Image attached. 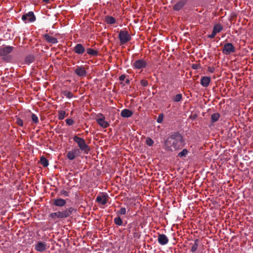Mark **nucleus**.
I'll list each match as a JSON object with an SVG mask.
<instances>
[{
    "label": "nucleus",
    "mask_w": 253,
    "mask_h": 253,
    "mask_svg": "<svg viewBox=\"0 0 253 253\" xmlns=\"http://www.w3.org/2000/svg\"><path fill=\"white\" fill-rule=\"evenodd\" d=\"M199 239H196L194 241V243L192 245L191 249V252L194 253L197 250L198 247L199 246Z\"/></svg>",
    "instance_id": "nucleus-27"
},
{
    "label": "nucleus",
    "mask_w": 253,
    "mask_h": 253,
    "mask_svg": "<svg viewBox=\"0 0 253 253\" xmlns=\"http://www.w3.org/2000/svg\"><path fill=\"white\" fill-rule=\"evenodd\" d=\"M16 123L17 124V125H18L19 126H23V122L22 119H21L19 118H17L16 119Z\"/></svg>",
    "instance_id": "nucleus-39"
},
{
    "label": "nucleus",
    "mask_w": 253,
    "mask_h": 253,
    "mask_svg": "<svg viewBox=\"0 0 253 253\" xmlns=\"http://www.w3.org/2000/svg\"><path fill=\"white\" fill-rule=\"evenodd\" d=\"M133 115V112L130 110L125 109L122 110L121 116L123 118H129Z\"/></svg>",
    "instance_id": "nucleus-19"
},
{
    "label": "nucleus",
    "mask_w": 253,
    "mask_h": 253,
    "mask_svg": "<svg viewBox=\"0 0 253 253\" xmlns=\"http://www.w3.org/2000/svg\"><path fill=\"white\" fill-rule=\"evenodd\" d=\"M126 83L127 84H130V80L129 79H126Z\"/></svg>",
    "instance_id": "nucleus-46"
},
{
    "label": "nucleus",
    "mask_w": 253,
    "mask_h": 253,
    "mask_svg": "<svg viewBox=\"0 0 253 253\" xmlns=\"http://www.w3.org/2000/svg\"><path fill=\"white\" fill-rule=\"evenodd\" d=\"M105 117L102 114H98L97 116L96 122L102 127L105 128L109 126V124L105 121Z\"/></svg>",
    "instance_id": "nucleus-7"
},
{
    "label": "nucleus",
    "mask_w": 253,
    "mask_h": 253,
    "mask_svg": "<svg viewBox=\"0 0 253 253\" xmlns=\"http://www.w3.org/2000/svg\"><path fill=\"white\" fill-rule=\"evenodd\" d=\"M211 82V78L209 77L204 76L201 79L200 84L203 87H208Z\"/></svg>",
    "instance_id": "nucleus-17"
},
{
    "label": "nucleus",
    "mask_w": 253,
    "mask_h": 253,
    "mask_svg": "<svg viewBox=\"0 0 253 253\" xmlns=\"http://www.w3.org/2000/svg\"><path fill=\"white\" fill-rule=\"evenodd\" d=\"M73 50L77 54H82L85 51V49L82 44L77 43L74 47Z\"/></svg>",
    "instance_id": "nucleus-15"
},
{
    "label": "nucleus",
    "mask_w": 253,
    "mask_h": 253,
    "mask_svg": "<svg viewBox=\"0 0 253 253\" xmlns=\"http://www.w3.org/2000/svg\"><path fill=\"white\" fill-rule=\"evenodd\" d=\"M146 66L147 63L144 59H138L133 63L132 67L134 69H142L145 68Z\"/></svg>",
    "instance_id": "nucleus-9"
},
{
    "label": "nucleus",
    "mask_w": 253,
    "mask_h": 253,
    "mask_svg": "<svg viewBox=\"0 0 253 253\" xmlns=\"http://www.w3.org/2000/svg\"><path fill=\"white\" fill-rule=\"evenodd\" d=\"M154 141L150 137H147L146 139V143L149 146H152L154 144Z\"/></svg>",
    "instance_id": "nucleus-33"
},
{
    "label": "nucleus",
    "mask_w": 253,
    "mask_h": 253,
    "mask_svg": "<svg viewBox=\"0 0 253 253\" xmlns=\"http://www.w3.org/2000/svg\"><path fill=\"white\" fill-rule=\"evenodd\" d=\"M40 162L41 165L44 168L47 167L49 165L48 160L44 156L41 157Z\"/></svg>",
    "instance_id": "nucleus-24"
},
{
    "label": "nucleus",
    "mask_w": 253,
    "mask_h": 253,
    "mask_svg": "<svg viewBox=\"0 0 253 253\" xmlns=\"http://www.w3.org/2000/svg\"><path fill=\"white\" fill-rule=\"evenodd\" d=\"M36 16L33 11H29L28 13L23 15L22 16V20L25 23L27 21L33 22L36 20Z\"/></svg>",
    "instance_id": "nucleus-8"
},
{
    "label": "nucleus",
    "mask_w": 253,
    "mask_h": 253,
    "mask_svg": "<svg viewBox=\"0 0 253 253\" xmlns=\"http://www.w3.org/2000/svg\"><path fill=\"white\" fill-rule=\"evenodd\" d=\"M208 71L211 73H213L214 71V68L213 67H209Z\"/></svg>",
    "instance_id": "nucleus-45"
},
{
    "label": "nucleus",
    "mask_w": 253,
    "mask_h": 253,
    "mask_svg": "<svg viewBox=\"0 0 253 253\" xmlns=\"http://www.w3.org/2000/svg\"><path fill=\"white\" fill-rule=\"evenodd\" d=\"M201 68V66L200 64H194L192 65V68L193 69H198Z\"/></svg>",
    "instance_id": "nucleus-43"
},
{
    "label": "nucleus",
    "mask_w": 253,
    "mask_h": 253,
    "mask_svg": "<svg viewBox=\"0 0 253 253\" xmlns=\"http://www.w3.org/2000/svg\"><path fill=\"white\" fill-rule=\"evenodd\" d=\"M188 153L189 151L186 149H183L178 154L177 157L181 158H185Z\"/></svg>",
    "instance_id": "nucleus-23"
},
{
    "label": "nucleus",
    "mask_w": 253,
    "mask_h": 253,
    "mask_svg": "<svg viewBox=\"0 0 253 253\" xmlns=\"http://www.w3.org/2000/svg\"><path fill=\"white\" fill-rule=\"evenodd\" d=\"M223 29V27L219 24H215L213 28V31L216 34L220 32Z\"/></svg>",
    "instance_id": "nucleus-25"
},
{
    "label": "nucleus",
    "mask_w": 253,
    "mask_h": 253,
    "mask_svg": "<svg viewBox=\"0 0 253 253\" xmlns=\"http://www.w3.org/2000/svg\"><path fill=\"white\" fill-rule=\"evenodd\" d=\"M184 139L179 132H172L165 141V149L168 151H173L181 149L184 145Z\"/></svg>",
    "instance_id": "nucleus-1"
},
{
    "label": "nucleus",
    "mask_w": 253,
    "mask_h": 253,
    "mask_svg": "<svg viewBox=\"0 0 253 253\" xmlns=\"http://www.w3.org/2000/svg\"><path fill=\"white\" fill-rule=\"evenodd\" d=\"M220 117V114L218 113H215L211 116V122L215 123L217 122Z\"/></svg>",
    "instance_id": "nucleus-26"
},
{
    "label": "nucleus",
    "mask_w": 253,
    "mask_h": 253,
    "mask_svg": "<svg viewBox=\"0 0 253 253\" xmlns=\"http://www.w3.org/2000/svg\"><path fill=\"white\" fill-rule=\"evenodd\" d=\"M31 119L34 123L37 124L39 123L38 117L37 116L36 114H32L31 116Z\"/></svg>",
    "instance_id": "nucleus-35"
},
{
    "label": "nucleus",
    "mask_w": 253,
    "mask_h": 253,
    "mask_svg": "<svg viewBox=\"0 0 253 253\" xmlns=\"http://www.w3.org/2000/svg\"><path fill=\"white\" fill-rule=\"evenodd\" d=\"M126 76L125 75L123 74V75H122L120 77H119V80L121 81H123L125 80V78H126Z\"/></svg>",
    "instance_id": "nucleus-44"
},
{
    "label": "nucleus",
    "mask_w": 253,
    "mask_h": 253,
    "mask_svg": "<svg viewBox=\"0 0 253 253\" xmlns=\"http://www.w3.org/2000/svg\"><path fill=\"white\" fill-rule=\"evenodd\" d=\"M74 154L75 155L76 157L80 156L81 154V151H82L80 149L75 148L72 150Z\"/></svg>",
    "instance_id": "nucleus-30"
},
{
    "label": "nucleus",
    "mask_w": 253,
    "mask_h": 253,
    "mask_svg": "<svg viewBox=\"0 0 253 253\" xmlns=\"http://www.w3.org/2000/svg\"><path fill=\"white\" fill-rule=\"evenodd\" d=\"M66 123L67 125L71 126L74 124V121L72 119H67L66 120Z\"/></svg>",
    "instance_id": "nucleus-40"
},
{
    "label": "nucleus",
    "mask_w": 253,
    "mask_h": 253,
    "mask_svg": "<svg viewBox=\"0 0 253 253\" xmlns=\"http://www.w3.org/2000/svg\"><path fill=\"white\" fill-rule=\"evenodd\" d=\"M169 241V239L166 235L159 233L158 241L160 245H165L168 243Z\"/></svg>",
    "instance_id": "nucleus-13"
},
{
    "label": "nucleus",
    "mask_w": 253,
    "mask_h": 253,
    "mask_svg": "<svg viewBox=\"0 0 253 253\" xmlns=\"http://www.w3.org/2000/svg\"><path fill=\"white\" fill-rule=\"evenodd\" d=\"M43 37L46 42L49 43L56 44L58 42V40L56 38L50 36L48 34L43 35Z\"/></svg>",
    "instance_id": "nucleus-14"
},
{
    "label": "nucleus",
    "mask_w": 253,
    "mask_h": 253,
    "mask_svg": "<svg viewBox=\"0 0 253 253\" xmlns=\"http://www.w3.org/2000/svg\"><path fill=\"white\" fill-rule=\"evenodd\" d=\"M114 223L119 226H121L123 224V221L120 216L116 217L114 219Z\"/></svg>",
    "instance_id": "nucleus-29"
},
{
    "label": "nucleus",
    "mask_w": 253,
    "mask_h": 253,
    "mask_svg": "<svg viewBox=\"0 0 253 253\" xmlns=\"http://www.w3.org/2000/svg\"><path fill=\"white\" fill-rule=\"evenodd\" d=\"M182 94H176L174 97V98L173 99V100L174 102H179L180 101H181V100L182 99Z\"/></svg>",
    "instance_id": "nucleus-32"
},
{
    "label": "nucleus",
    "mask_w": 253,
    "mask_h": 253,
    "mask_svg": "<svg viewBox=\"0 0 253 253\" xmlns=\"http://www.w3.org/2000/svg\"><path fill=\"white\" fill-rule=\"evenodd\" d=\"M118 38L120 41V44L124 45L129 42L131 37L126 29L121 30L118 35Z\"/></svg>",
    "instance_id": "nucleus-5"
},
{
    "label": "nucleus",
    "mask_w": 253,
    "mask_h": 253,
    "mask_svg": "<svg viewBox=\"0 0 253 253\" xmlns=\"http://www.w3.org/2000/svg\"><path fill=\"white\" fill-rule=\"evenodd\" d=\"M14 49V47L10 45L0 47V57H2L3 61L10 62L12 59V56L10 54Z\"/></svg>",
    "instance_id": "nucleus-3"
},
{
    "label": "nucleus",
    "mask_w": 253,
    "mask_h": 253,
    "mask_svg": "<svg viewBox=\"0 0 253 253\" xmlns=\"http://www.w3.org/2000/svg\"><path fill=\"white\" fill-rule=\"evenodd\" d=\"M52 201V204L57 207H62L64 206L66 204V200L61 198L53 199Z\"/></svg>",
    "instance_id": "nucleus-12"
},
{
    "label": "nucleus",
    "mask_w": 253,
    "mask_h": 253,
    "mask_svg": "<svg viewBox=\"0 0 253 253\" xmlns=\"http://www.w3.org/2000/svg\"><path fill=\"white\" fill-rule=\"evenodd\" d=\"M126 209L125 208H121V209L117 211L118 214L125 215L126 214Z\"/></svg>",
    "instance_id": "nucleus-37"
},
{
    "label": "nucleus",
    "mask_w": 253,
    "mask_h": 253,
    "mask_svg": "<svg viewBox=\"0 0 253 253\" xmlns=\"http://www.w3.org/2000/svg\"><path fill=\"white\" fill-rule=\"evenodd\" d=\"M140 83H141V84L143 86H147L148 85V82L146 80H141Z\"/></svg>",
    "instance_id": "nucleus-41"
},
{
    "label": "nucleus",
    "mask_w": 253,
    "mask_h": 253,
    "mask_svg": "<svg viewBox=\"0 0 253 253\" xmlns=\"http://www.w3.org/2000/svg\"><path fill=\"white\" fill-rule=\"evenodd\" d=\"M76 157H77L75 156L72 150L69 151L67 154V158L70 160H73L75 159Z\"/></svg>",
    "instance_id": "nucleus-28"
},
{
    "label": "nucleus",
    "mask_w": 253,
    "mask_h": 253,
    "mask_svg": "<svg viewBox=\"0 0 253 253\" xmlns=\"http://www.w3.org/2000/svg\"><path fill=\"white\" fill-rule=\"evenodd\" d=\"M35 61V56L33 55L30 54L27 56L25 58V62L26 64H29L33 63Z\"/></svg>",
    "instance_id": "nucleus-21"
},
{
    "label": "nucleus",
    "mask_w": 253,
    "mask_h": 253,
    "mask_svg": "<svg viewBox=\"0 0 253 253\" xmlns=\"http://www.w3.org/2000/svg\"><path fill=\"white\" fill-rule=\"evenodd\" d=\"M105 21L108 24H114L116 22L115 18L109 15L105 17Z\"/></svg>",
    "instance_id": "nucleus-20"
},
{
    "label": "nucleus",
    "mask_w": 253,
    "mask_h": 253,
    "mask_svg": "<svg viewBox=\"0 0 253 253\" xmlns=\"http://www.w3.org/2000/svg\"><path fill=\"white\" fill-rule=\"evenodd\" d=\"M222 53L225 55H229L236 51L235 47L231 43H225L222 48Z\"/></svg>",
    "instance_id": "nucleus-6"
},
{
    "label": "nucleus",
    "mask_w": 253,
    "mask_h": 253,
    "mask_svg": "<svg viewBox=\"0 0 253 253\" xmlns=\"http://www.w3.org/2000/svg\"><path fill=\"white\" fill-rule=\"evenodd\" d=\"M42 1L45 3H49V0H42Z\"/></svg>",
    "instance_id": "nucleus-47"
},
{
    "label": "nucleus",
    "mask_w": 253,
    "mask_h": 253,
    "mask_svg": "<svg viewBox=\"0 0 253 253\" xmlns=\"http://www.w3.org/2000/svg\"><path fill=\"white\" fill-rule=\"evenodd\" d=\"M108 197L107 194H104L102 196H98L96 199V201L98 203H101L102 205H105L107 203Z\"/></svg>",
    "instance_id": "nucleus-16"
},
{
    "label": "nucleus",
    "mask_w": 253,
    "mask_h": 253,
    "mask_svg": "<svg viewBox=\"0 0 253 253\" xmlns=\"http://www.w3.org/2000/svg\"><path fill=\"white\" fill-rule=\"evenodd\" d=\"M66 112L64 111H59L58 112V119L59 120H62L64 119L65 117Z\"/></svg>",
    "instance_id": "nucleus-31"
},
{
    "label": "nucleus",
    "mask_w": 253,
    "mask_h": 253,
    "mask_svg": "<svg viewBox=\"0 0 253 253\" xmlns=\"http://www.w3.org/2000/svg\"><path fill=\"white\" fill-rule=\"evenodd\" d=\"M74 73L79 77H85L87 74L84 67L83 66H77L74 70Z\"/></svg>",
    "instance_id": "nucleus-10"
},
{
    "label": "nucleus",
    "mask_w": 253,
    "mask_h": 253,
    "mask_svg": "<svg viewBox=\"0 0 253 253\" xmlns=\"http://www.w3.org/2000/svg\"><path fill=\"white\" fill-rule=\"evenodd\" d=\"M63 94L68 98H71L73 96V93L69 91H64Z\"/></svg>",
    "instance_id": "nucleus-34"
},
{
    "label": "nucleus",
    "mask_w": 253,
    "mask_h": 253,
    "mask_svg": "<svg viewBox=\"0 0 253 253\" xmlns=\"http://www.w3.org/2000/svg\"><path fill=\"white\" fill-rule=\"evenodd\" d=\"M46 245L44 243L39 242L35 246V249L40 252H42L46 250Z\"/></svg>",
    "instance_id": "nucleus-18"
},
{
    "label": "nucleus",
    "mask_w": 253,
    "mask_h": 253,
    "mask_svg": "<svg viewBox=\"0 0 253 253\" xmlns=\"http://www.w3.org/2000/svg\"><path fill=\"white\" fill-rule=\"evenodd\" d=\"M76 210L73 207H69L66 210L61 211H59L56 212H52L49 215V217L52 219L56 218H66L69 217L74 212H76Z\"/></svg>",
    "instance_id": "nucleus-2"
},
{
    "label": "nucleus",
    "mask_w": 253,
    "mask_h": 253,
    "mask_svg": "<svg viewBox=\"0 0 253 253\" xmlns=\"http://www.w3.org/2000/svg\"><path fill=\"white\" fill-rule=\"evenodd\" d=\"M216 34L212 31L211 34L208 35L207 37L210 39H213L215 37Z\"/></svg>",
    "instance_id": "nucleus-42"
},
{
    "label": "nucleus",
    "mask_w": 253,
    "mask_h": 253,
    "mask_svg": "<svg viewBox=\"0 0 253 253\" xmlns=\"http://www.w3.org/2000/svg\"><path fill=\"white\" fill-rule=\"evenodd\" d=\"M86 51L87 53L91 56H96L98 55V51L93 49L87 48H86Z\"/></svg>",
    "instance_id": "nucleus-22"
},
{
    "label": "nucleus",
    "mask_w": 253,
    "mask_h": 253,
    "mask_svg": "<svg viewBox=\"0 0 253 253\" xmlns=\"http://www.w3.org/2000/svg\"><path fill=\"white\" fill-rule=\"evenodd\" d=\"M164 115L163 113H161L159 115L158 118L157 119V123L161 124L162 123L163 121Z\"/></svg>",
    "instance_id": "nucleus-36"
},
{
    "label": "nucleus",
    "mask_w": 253,
    "mask_h": 253,
    "mask_svg": "<svg viewBox=\"0 0 253 253\" xmlns=\"http://www.w3.org/2000/svg\"><path fill=\"white\" fill-rule=\"evenodd\" d=\"M73 140L77 143L79 149L83 151L84 154H88L89 152L90 151V147L86 144L84 138L75 135L73 137Z\"/></svg>",
    "instance_id": "nucleus-4"
},
{
    "label": "nucleus",
    "mask_w": 253,
    "mask_h": 253,
    "mask_svg": "<svg viewBox=\"0 0 253 253\" xmlns=\"http://www.w3.org/2000/svg\"><path fill=\"white\" fill-rule=\"evenodd\" d=\"M188 0H178L175 4L173 5V9L175 11H179L186 4Z\"/></svg>",
    "instance_id": "nucleus-11"
},
{
    "label": "nucleus",
    "mask_w": 253,
    "mask_h": 253,
    "mask_svg": "<svg viewBox=\"0 0 253 253\" xmlns=\"http://www.w3.org/2000/svg\"><path fill=\"white\" fill-rule=\"evenodd\" d=\"M59 195L60 196H63L64 197H68L69 195V193L68 192L62 190L60 192Z\"/></svg>",
    "instance_id": "nucleus-38"
}]
</instances>
